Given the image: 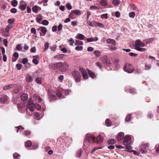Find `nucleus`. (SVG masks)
<instances>
[{"label": "nucleus", "instance_id": "nucleus-1", "mask_svg": "<svg viewBox=\"0 0 159 159\" xmlns=\"http://www.w3.org/2000/svg\"><path fill=\"white\" fill-rule=\"evenodd\" d=\"M71 92L70 90H65L62 89L61 88L59 89L57 92V95L58 97L60 99H62L63 98V96L62 95V93H65L66 95H69Z\"/></svg>", "mask_w": 159, "mask_h": 159}, {"label": "nucleus", "instance_id": "nucleus-2", "mask_svg": "<svg viewBox=\"0 0 159 159\" xmlns=\"http://www.w3.org/2000/svg\"><path fill=\"white\" fill-rule=\"evenodd\" d=\"M71 74L76 82H79L80 81L81 75L79 71L74 70L72 72Z\"/></svg>", "mask_w": 159, "mask_h": 159}, {"label": "nucleus", "instance_id": "nucleus-3", "mask_svg": "<svg viewBox=\"0 0 159 159\" xmlns=\"http://www.w3.org/2000/svg\"><path fill=\"white\" fill-rule=\"evenodd\" d=\"M124 70L125 71L129 73H132L134 70L132 66L129 63H126L125 64L124 67Z\"/></svg>", "mask_w": 159, "mask_h": 159}, {"label": "nucleus", "instance_id": "nucleus-4", "mask_svg": "<svg viewBox=\"0 0 159 159\" xmlns=\"http://www.w3.org/2000/svg\"><path fill=\"white\" fill-rule=\"evenodd\" d=\"M148 148L149 146L148 144H141L140 146L139 149L143 153H145L146 152V151Z\"/></svg>", "mask_w": 159, "mask_h": 159}, {"label": "nucleus", "instance_id": "nucleus-5", "mask_svg": "<svg viewBox=\"0 0 159 159\" xmlns=\"http://www.w3.org/2000/svg\"><path fill=\"white\" fill-rule=\"evenodd\" d=\"M86 141H88L89 143L96 142L95 137L90 134L87 135L86 137L85 142H86Z\"/></svg>", "mask_w": 159, "mask_h": 159}, {"label": "nucleus", "instance_id": "nucleus-6", "mask_svg": "<svg viewBox=\"0 0 159 159\" xmlns=\"http://www.w3.org/2000/svg\"><path fill=\"white\" fill-rule=\"evenodd\" d=\"M131 137L128 135H125L123 141V144L125 145H127L131 143Z\"/></svg>", "mask_w": 159, "mask_h": 159}, {"label": "nucleus", "instance_id": "nucleus-7", "mask_svg": "<svg viewBox=\"0 0 159 159\" xmlns=\"http://www.w3.org/2000/svg\"><path fill=\"white\" fill-rule=\"evenodd\" d=\"M145 46L144 43H143L140 40H137L135 43V49L140 47H144Z\"/></svg>", "mask_w": 159, "mask_h": 159}, {"label": "nucleus", "instance_id": "nucleus-8", "mask_svg": "<svg viewBox=\"0 0 159 159\" xmlns=\"http://www.w3.org/2000/svg\"><path fill=\"white\" fill-rule=\"evenodd\" d=\"M124 136V134L123 132H120L118 134L116 137L117 140L118 141H121Z\"/></svg>", "mask_w": 159, "mask_h": 159}, {"label": "nucleus", "instance_id": "nucleus-9", "mask_svg": "<svg viewBox=\"0 0 159 159\" xmlns=\"http://www.w3.org/2000/svg\"><path fill=\"white\" fill-rule=\"evenodd\" d=\"M80 71L81 72L83 78L84 79H87L88 78V76L86 72L83 68H80L79 69Z\"/></svg>", "mask_w": 159, "mask_h": 159}, {"label": "nucleus", "instance_id": "nucleus-10", "mask_svg": "<svg viewBox=\"0 0 159 159\" xmlns=\"http://www.w3.org/2000/svg\"><path fill=\"white\" fill-rule=\"evenodd\" d=\"M73 13H74L75 15H80L81 14V13L79 10H73L71 11L70 14L69 16L70 17H71L72 16Z\"/></svg>", "mask_w": 159, "mask_h": 159}, {"label": "nucleus", "instance_id": "nucleus-11", "mask_svg": "<svg viewBox=\"0 0 159 159\" xmlns=\"http://www.w3.org/2000/svg\"><path fill=\"white\" fill-rule=\"evenodd\" d=\"M33 62L35 65H37L38 63V61L39 60V56H34L33 57Z\"/></svg>", "mask_w": 159, "mask_h": 159}, {"label": "nucleus", "instance_id": "nucleus-12", "mask_svg": "<svg viewBox=\"0 0 159 159\" xmlns=\"http://www.w3.org/2000/svg\"><path fill=\"white\" fill-rule=\"evenodd\" d=\"M103 62L104 63H105L106 65L109 66H111V61L108 58H105L104 60H103Z\"/></svg>", "mask_w": 159, "mask_h": 159}, {"label": "nucleus", "instance_id": "nucleus-13", "mask_svg": "<svg viewBox=\"0 0 159 159\" xmlns=\"http://www.w3.org/2000/svg\"><path fill=\"white\" fill-rule=\"evenodd\" d=\"M28 98V95L27 93H24L21 96V99L23 101H25Z\"/></svg>", "mask_w": 159, "mask_h": 159}, {"label": "nucleus", "instance_id": "nucleus-14", "mask_svg": "<svg viewBox=\"0 0 159 159\" xmlns=\"http://www.w3.org/2000/svg\"><path fill=\"white\" fill-rule=\"evenodd\" d=\"M84 36L83 34H78L75 37V38L77 39L82 40L84 39Z\"/></svg>", "mask_w": 159, "mask_h": 159}, {"label": "nucleus", "instance_id": "nucleus-15", "mask_svg": "<svg viewBox=\"0 0 159 159\" xmlns=\"http://www.w3.org/2000/svg\"><path fill=\"white\" fill-rule=\"evenodd\" d=\"M57 63V69H59L60 70H62L63 68V66L62 63L61 62H59Z\"/></svg>", "mask_w": 159, "mask_h": 159}, {"label": "nucleus", "instance_id": "nucleus-16", "mask_svg": "<svg viewBox=\"0 0 159 159\" xmlns=\"http://www.w3.org/2000/svg\"><path fill=\"white\" fill-rule=\"evenodd\" d=\"M8 98V97L7 96H4L3 97L0 98V101L2 103H5L7 102Z\"/></svg>", "mask_w": 159, "mask_h": 159}, {"label": "nucleus", "instance_id": "nucleus-17", "mask_svg": "<svg viewBox=\"0 0 159 159\" xmlns=\"http://www.w3.org/2000/svg\"><path fill=\"white\" fill-rule=\"evenodd\" d=\"M107 43L108 44H111L113 45H115L116 43L115 40L110 39H108L107 40Z\"/></svg>", "mask_w": 159, "mask_h": 159}, {"label": "nucleus", "instance_id": "nucleus-18", "mask_svg": "<svg viewBox=\"0 0 159 159\" xmlns=\"http://www.w3.org/2000/svg\"><path fill=\"white\" fill-rule=\"evenodd\" d=\"M93 53L95 56V57L96 58H97L99 57L100 56H101V53L98 50H95L94 51Z\"/></svg>", "mask_w": 159, "mask_h": 159}, {"label": "nucleus", "instance_id": "nucleus-19", "mask_svg": "<svg viewBox=\"0 0 159 159\" xmlns=\"http://www.w3.org/2000/svg\"><path fill=\"white\" fill-rule=\"evenodd\" d=\"M154 38H151L148 39H145L143 41L145 42L146 44H149L152 43L153 42Z\"/></svg>", "mask_w": 159, "mask_h": 159}, {"label": "nucleus", "instance_id": "nucleus-20", "mask_svg": "<svg viewBox=\"0 0 159 159\" xmlns=\"http://www.w3.org/2000/svg\"><path fill=\"white\" fill-rule=\"evenodd\" d=\"M97 143H102L103 141L102 138L100 135H99L96 138Z\"/></svg>", "mask_w": 159, "mask_h": 159}, {"label": "nucleus", "instance_id": "nucleus-21", "mask_svg": "<svg viewBox=\"0 0 159 159\" xmlns=\"http://www.w3.org/2000/svg\"><path fill=\"white\" fill-rule=\"evenodd\" d=\"M57 63H52L49 65V68L52 69H57Z\"/></svg>", "mask_w": 159, "mask_h": 159}, {"label": "nucleus", "instance_id": "nucleus-22", "mask_svg": "<svg viewBox=\"0 0 159 159\" xmlns=\"http://www.w3.org/2000/svg\"><path fill=\"white\" fill-rule=\"evenodd\" d=\"M88 72L89 75V76L92 78H94L96 77L95 75V74L94 73H93V72L91 71V70H88Z\"/></svg>", "mask_w": 159, "mask_h": 159}, {"label": "nucleus", "instance_id": "nucleus-23", "mask_svg": "<svg viewBox=\"0 0 159 159\" xmlns=\"http://www.w3.org/2000/svg\"><path fill=\"white\" fill-rule=\"evenodd\" d=\"M14 86L13 84H10L8 85L7 86H4L3 88V89L4 90H6L12 88Z\"/></svg>", "mask_w": 159, "mask_h": 159}, {"label": "nucleus", "instance_id": "nucleus-24", "mask_svg": "<svg viewBox=\"0 0 159 159\" xmlns=\"http://www.w3.org/2000/svg\"><path fill=\"white\" fill-rule=\"evenodd\" d=\"M43 19V16L41 14L37 16L36 18V20L38 22H40Z\"/></svg>", "mask_w": 159, "mask_h": 159}, {"label": "nucleus", "instance_id": "nucleus-25", "mask_svg": "<svg viewBox=\"0 0 159 159\" xmlns=\"http://www.w3.org/2000/svg\"><path fill=\"white\" fill-rule=\"evenodd\" d=\"M65 55L64 54H60L59 55H57L55 56L54 57V59H62L64 57V56H65Z\"/></svg>", "mask_w": 159, "mask_h": 159}, {"label": "nucleus", "instance_id": "nucleus-26", "mask_svg": "<svg viewBox=\"0 0 159 159\" xmlns=\"http://www.w3.org/2000/svg\"><path fill=\"white\" fill-rule=\"evenodd\" d=\"M13 157L14 159H20V155L16 152L13 154Z\"/></svg>", "mask_w": 159, "mask_h": 159}, {"label": "nucleus", "instance_id": "nucleus-27", "mask_svg": "<svg viewBox=\"0 0 159 159\" xmlns=\"http://www.w3.org/2000/svg\"><path fill=\"white\" fill-rule=\"evenodd\" d=\"M12 27V25L11 24H9L6 27L5 31L6 32H8L9 31L10 29H11Z\"/></svg>", "mask_w": 159, "mask_h": 159}, {"label": "nucleus", "instance_id": "nucleus-28", "mask_svg": "<svg viewBox=\"0 0 159 159\" xmlns=\"http://www.w3.org/2000/svg\"><path fill=\"white\" fill-rule=\"evenodd\" d=\"M35 81L37 83L40 84L42 83V80L40 77H37L35 79Z\"/></svg>", "mask_w": 159, "mask_h": 159}, {"label": "nucleus", "instance_id": "nucleus-29", "mask_svg": "<svg viewBox=\"0 0 159 159\" xmlns=\"http://www.w3.org/2000/svg\"><path fill=\"white\" fill-rule=\"evenodd\" d=\"M107 142L109 144H114L116 143V141L114 139H111L109 140Z\"/></svg>", "mask_w": 159, "mask_h": 159}, {"label": "nucleus", "instance_id": "nucleus-30", "mask_svg": "<svg viewBox=\"0 0 159 159\" xmlns=\"http://www.w3.org/2000/svg\"><path fill=\"white\" fill-rule=\"evenodd\" d=\"M27 5H19V8L22 10L24 11L26 8Z\"/></svg>", "mask_w": 159, "mask_h": 159}, {"label": "nucleus", "instance_id": "nucleus-31", "mask_svg": "<svg viewBox=\"0 0 159 159\" xmlns=\"http://www.w3.org/2000/svg\"><path fill=\"white\" fill-rule=\"evenodd\" d=\"M28 108L29 109V110L31 111H33L34 109V105H32L29 106H27Z\"/></svg>", "mask_w": 159, "mask_h": 159}, {"label": "nucleus", "instance_id": "nucleus-32", "mask_svg": "<svg viewBox=\"0 0 159 159\" xmlns=\"http://www.w3.org/2000/svg\"><path fill=\"white\" fill-rule=\"evenodd\" d=\"M106 125L107 126H109L111 125V122L108 119H107L105 121Z\"/></svg>", "mask_w": 159, "mask_h": 159}, {"label": "nucleus", "instance_id": "nucleus-33", "mask_svg": "<svg viewBox=\"0 0 159 159\" xmlns=\"http://www.w3.org/2000/svg\"><path fill=\"white\" fill-rule=\"evenodd\" d=\"M16 128H17V132L18 133L19 132H20L22 131H23L24 129V128L23 127H22L21 126H19L17 127H16Z\"/></svg>", "mask_w": 159, "mask_h": 159}, {"label": "nucleus", "instance_id": "nucleus-34", "mask_svg": "<svg viewBox=\"0 0 159 159\" xmlns=\"http://www.w3.org/2000/svg\"><path fill=\"white\" fill-rule=\"evenodd\" d=\"M120 2L119 0H113L112 1V3L114 5H118Z\"/></svg>", "mask_w": 159, "mask_h": 159}, {"label": "nucleus", "instance_id": "nucleus-35", "mask_svg": "<svg viewBox=\"0 0 159 159\" xmlns=\"http://www.w3.org/2000/svg\"><path fill=\"white\" fill-rule=\"evenodd\" d=\"M31 144L32 143L30 141H27L25 143V146L26 147H29Z\"/></svg>", "mask_w": 159, "mask_h": 159}, {"label": "nucleus", "instance_id": "nucleus-36", "mask_svg": "<svg viewBox=\"0 0 159 159\" xmlns=\"http://www.w3.org/2000/svg\"><path fill=\"white\" fill-rule=\"evenodd\" d=\"M17 4L18 2L17 1L14 0L12 1L11 5L13 7H16L17 5Z\"/></svg>", "mask_w": 159, "mask_h": 159}, {"label": "nucleus", "instance_id": "nucleus-37", "mask_svg": "<svg viewBox=\"0 0 159 159\" xmlns=\"http://www.w3.org/2000/svg\"><path fill=\"white\" fill-rule=\"evenodd\" d=\"M26 81L28 82H31L33 80L32 78L30 76H28L26 79Z\"/></svg>", "mask_w": 159, "mask_h": 159}, {"label": "nucleus", "instance_id": "nucleus-38", "mask_svg": "<svg viewBox=\"0 0 159 159\" xmlns=\"http://www.w3.org/2000/svg\"><path fill=\"white\" fill-rule=\"evenodd\" d=\"M136 50L141 52H145L146 51V49L144 48H141L140 47L137 48H135Z\"/></svg>", "mask_w": 159, "mask_h": 159}, {"label": "nucleus", "instance_id": "nucleus-39", "mask_svg": "<svg viewBox=\"0 0 159 159\" xmlns=\"http://www.w3.org/2000/svg\"><path fill=\"white\" fill-rule=\"evenodd\" d=\"M39 74L38 72L37 71L34 72L33 74V77L35 79L38 77V76L39 75Z\"/></svg>", "mask_w": 159, "mask_h": 159}, {"label": "nucleus", "instance_id": "nucleus-40", "mask_svg": "<svg viewBox=\"0 0 159 159\" xmlns=\"http://www.w3.org/2000/svg\"><path fill=\"white\" fill-rule=\"evenodd\" d=\"M100 3L101 5L104 7L107 6V2L103 0H101L100 1Z\"/></svg>", "mask_w": 159, "mask_h": 159}, {"label": "nucleus", "instance_id": "nucleus-41", "mask_svg": "<svg viewBox=\"0 0 159 159\" xmlns=\"http://www.w3.org/2000/svg\"><path fill=\"white\" fill-rule=\"evenodd\" d=\"M41 31L43 33L45 34L47 31V30L46 28L44 27H41Z\"/></svg>", "mask_w": 159, "mask_h": 159}, {"label": "nucleus", "instance_id": "nucleus-42", "mask_svg": "<svg viewBox=\"0 0 159 159\" xmlns=\"http://www.w3.org/2000/svg\"><path fill=\"white\" fill-rule=\"evenodd\" d=\"M34 107L38 110H39L41 109V106L38 103H36L34 105Z\"/></svg>", "mask_w": 159, "mask_h": 159}, {"label": "nucleus", "instance_id": "nucleus-43", "mask_svg": "<svg viewBox=\"0 0 159 159\" xmlns=\"http://www.w3.org/2000/svg\"><path fill=\"white\" fill-rule=\"evenodd\" d=\"M13 56L15 57L16 58V59L15 60L13 59V61H16L17 59H18V54L17 52H15L13 55Z\"/></svg>", "mask_w": 159, "mask_h": 159}, {"label": "nucleus", "instance_id": "nucleus-44", "mask_svg": "<svg viewBox=\"0 0 159 159\" xmlns=\"http://www.w3.org/2000/svg\"><path fill=\"white\" fill-rule=\"evenodd\" d=\"M49 24V22L46 20H44L42 22V24L44 25H47Z\"/></svg>", "mask_w": 159, "mask_h": 159}, {"label": "nucleus", "instance_id": "nucleus-45", "mask_svg": "<svg viewBox=\"0 0 159 159\" xmlns=\"http://www.w3.org/2000/svg\"><path fill=\"white\" fill-rule=\"evenodd\" d=\"M66 7L67 9L70 10L72 9V7L70 3H66Z\"/></svg>", "mask_w": 159, "mask_h": 159}, {"label": "nucleus", "instance_id": "nucleus-46", "mask_svg": "<svg viewBox=\"0 0 159 159\" xmlns=\"http://www.w3.org/2000/svg\"><path fill=\"white\" fill-rule=\"evenodd\" d=\"M49 97L50 99L55 100L56 99V97L55 95L53 94H50L49 95Z\"/></svg>", "mask_w": 159, "mask_h": 159}, {"label": "nucleus", "instance_id": "nucleus-47", "mask_svg": "<svg viewBox=\"0 0 159 159\" xmlns=\"http://www.w3.org/2000/svg\"><path fill=\"white\" fill-rule=\"evenodd\" d=\"M75 49L77 51H81L83 49V47L82 46H77Z\"/></svg>", "mask_w": 159, "mask_h": 159}, {"label": "nucleus", "instance_id": "nucleus-48", "mask_svg": "<svg viewBox=\"0 0 159 159\" xmlns=\"http://www.w3.org/2000/svg\"><path fill=\"white\" fill-rule=\"evenodd\" d=\"M83 42L80 41L76 40L75 43V45L82 44Z\"/></svg>", "mask_w": 159, "mask_h": 159}, {"label": "nucleus", "instance_id": "nucleus-49", "mask_svg": "<svg viewBox=\"0 0 159 159\" xmlns=\"http://www.w3.org/2000/svg\"><path fill=\"white\" fill-rule=\"evenodd\" d=\"M32 11L34 12H36L38 10V7L37 6H34L32 8Z\"/></svg>", "mask_w": 159, "mask_h": 159}, {"label": "nucleus", "instance_id": "nucleus-50", "mask_svg": "<svg viewBox=\"0 0 159 159\" xmlns=\"http://www.w3.org/2000/svg\"><path fill=\"white\" fill-rule=\"evenodd\" d=\"M131 115H128L125 118V121L128 122H129L131 119Z\"/></svg>", "mask_w": 159, "mask_h": 159}, {"label": "nucleus", "instance_id": "nucleus-51", "mask_svg": "<svg viewBox=\"0 0 159 159\" xmlns=\"http://www.w3.org/2000/svg\"><path fill=\"white\" fill-rule=\"evenodd\" d=\"M69 42L70 43V45L72 46L73 44L74 43V41L73 40L72 38H70L68 40Z\"/></svg>", "mask_w": 159, "mask_h": 159}, {"label": "nucleus", "instance_id": "nucleus-52", "mask_svg": "<svg viewBox=\"0 0 159 159\" xmlns=\"http://www.w3.org/2000/svg\"><path fill=\"white\" fill-rule=\"evenodd\" d=\"M99 8L95 6H91L90 7V9L92 10H97Z\"/></svg>", "mask_w": 159, "mask_h": 159}, {"label": "nucleus", "instance_id": "nucleus-53", "mask_svg": "<svg viewBox=\"0 0 159 159\" xmlns=\"http://www.w3.org/2000/svg\"><path fill=\"white\" fill-rule=\"evenodd\" d=\"M108 14L107 13L103 14L101 15V17L102 19H107V18Z\"/></svg>", "mask_w": 159, "mask_h": 159}, {"label": "nucleus", "instance_id": "nucleus-54", "mask_svg": "<svg viewBox=\"0 0 159 159\" xmlns=\"http://www.w3.org/2000/svg\"><path fill=\"white\" fill-rule=\"evenodd\" d=\"M135 15V13L134 12H131L129 14V16L131 18H133Z\"/></svg>", "mask_w": 159, "mask_h": 159}, {"label": "nucleus", "instance_id": "nucleus-55", "mask_svg": "<svg viewBox=\"0 0 159 159\" xmlns=\"http://www.w3.org/2000/svg\"><path fill=\"white\" fill-rule=\"evenodd\" d=\"M22 65L20 64H17L16 65V67L18 70H20L22 67Z\"/></svg>", "mask_w": 159, "mask_h": 159}, {"label": "nucleus", "instance_id": "nucleus-56", "mask_svg": "<svg viewBox=\"0 0 159 159\" xmlns=\"http://www.w3.org/2000/svg\"><path fill=\"white\" fill-rule=\"evenodd\" d=\"M30 131H26L23 133L25 136L28 137L30 134Z\"/></svg>", "mask_w": 159, "mask_h": 159}, {"label": "nucleus", "instance_id": "nucleus-57", "mask_svg": "<svg viewBox=\"0 0 159 159\" xmlns=\"http://www.w3.org/2000/svg\"><path fill=\"white\" fill-rule=\"evenodd\" d=\"M17 9L15 8H12L11 10V12L12 13H15Z\"/></svg>", "mask_w": 159, "mask_h": 159}, {"label": "nucleus", "instance_id": "nucleus-58", "mask_svg": "<svg viewBox=\"0 0 159 159\" xmlns=\"http://www.w3.org/2000/svg\"><path fill=\"white\" fill-rule=\"evenodd\" d=\"M95 64L96 66H97L99 68L101 69V67H102V66L101 65V63L99 62H96L95 63Z\"/></svg>", "mask_w": 159, "mask_h": 159}, {"label": "nucleus", "instance_id": "nucleus-59", "mask_svg": "<svg viewBox=\"0 0 159 159\" xmlns=\"http://www.w3.org/2000/svg\"><path fill=\"white\" fill-rule=\"evenodd\" d=\"M128 145H126V147L125 148L128 151L130 152V150L131 149V147L130 146H128Z\"/></svg>", "mask_w": 159, "mask_h": 159}, {"label": "nucleus", "instance_id": "nucleus-60", "mask_svg": "<svg viewBox=\"0 0 159 159\" xmlns=\"http://www.w3.org/2000/svg\"><path fill=\"white\" fill-rule=\"evenodd\" d=\"M63 76L62 75H61L58 78V81L60 82H62V81L63 80Z\"/></svg>", "mask_w": 159, "mask_h": 159}, {"label": "nucleus", "instance_id": "nucleus-61", "mask_svg": "<svg viewBox=\"0 0 159 159\" xmlns=\"http://www.w3.org/2000/svg\"><path fill=\"white\" fill-rule=\"evenodd\" d=\"M14 21V19H9L7 21L8 23L9 24L13 23Z\"/></svg>", "mask_w": 159, "mask_h": 159}, {"label": "nucleus", "instance_id": "nucleus-62", "mask_svg": "<svg viewBox=\"0 0 159 159\" xmlns=\"http://www.w3.org/2000/svg\"><path fill=\"white\" fill-rule=\"evenodd\" d=\"M94 48L91 47H88L87 48V51L89 52H92Z\"/></svg>", "mask_w": 159, "mask_h": 159}, {"label": "nucleus", "instance_id": "nucleus-63", "mask_svg": "<svg viewBox=\"0 0 159 159\" xmlns=\"http://www.w3.org/2000/svg\"><path fill=\"white\" fill-rule=\"evenodd\" d=\"M57 26L56 25L53 26L52 27V30L53 32H55L57 31Z\"/></svg>", "mask_w": 159, "mask_h": 159}, {"label": "nucleus", "instance_id": "nucleus-64", "mask_svg": "<svg viewBox=\"0 0 159 159\" xmlns=\"http://www.w3.org/2000/svg\"><path fill=\"white\" fill-rule=\"evenodd\" d=\"M31 33H33L34 34H36V30L34 28H32L31 30Z\"/></svg>", "mask_w": 159, "mask_h": 159}]
</instances>
